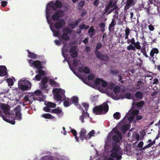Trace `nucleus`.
I'll return each mask as SVG.
<instances>
[{"label":"nucleus","instance_id":"nucleus-42","mask_svg":"<svg viewBox=\"0 0 160 160\" xmlns=\"http://www.w3.org/2000/svg\"><path fill=\"white\" fill-rule=\"evenodd\" d=\"M112 140L117 142H120V138L118 136L114 135L112 137Z\"/></svg>","mask_w":160,"mask_h":160},{"label":"nucleus","instance_id":"nucleus-57","mask_svg":"<svg viewBox=\"0 0 160 160\" xmlns=\"http://www.w3.org/2000/svg\"><path fill=\"white\" fill-rule=\"evenodd\" d=\"M110 8V7L106 5L105 6V8L103 11V15H104L105 14L108 12Z\"/></svg>","mask_w":160,"mask_h":160},{"label":"nucleus","instance_id":"nucleus-46","mask_svg":"<svg viewBox=\"0 0 160 160\" xmlns=\"http://www.w3.org/2000/svg\"><path fill=\"white\" fill-rule=\"evenodd\" d=\"M113 116V117L115 119H119L120 118L121 115L119 112H117L115 113L114 114Z\"/></svg>","mask_w":160,"mask_h":160},{"label":"nucleus","instance_id":"nucleus-36","mask_svg":"<svg viewBox=\"0 0 160 160\" xmlns=\"http://www.w3.org/2000/svg\"><path fill=\"white\" fill-rule=\"evenodd\" d=\"M48 82V78L47 77H45L42 79L41 83L43 85H45Z\"/></svg>","mask_w":160,"mask_h":160},{"label":"nucleus","instance_id":"nucleus-64","mask_svg":"<svg viewBox=\"0 0 160 160\" xmlns=\"http://www.w3.org/2000/svg\"><path fill=\"white\" fill-rule=\"evenodd\" d=\"M143 145V142H140L138 144V147L139 148H141L142 147Z\"/></svg>","mask_w":160,"mask_h":160},{"label":"nucleus","instance_id":"nucleus-1","mask_svg":"<svg viewBox=\"0 0 160 160\" xmlns=\"http://www.w3.org/2000/svg\"><path fill=\"white\" fill-rule=\"evenodd\" d=\"M108 101L104 102L99 106H95L93 109L94 113L97 115L106 114L108 111L109 107L107 102Z\"/></svg>","mask_w":160,"mask_h":160},{"label":"nucleus","instance_id":"nucleus-28","mask_svg":"<svg viewBox=\"0 0 160 160\" xmlns=\"http://www.w3.org/2000/svg\"><path fill=\"white\" fill-rule=\"evenodd\" d=\"M102 46V43H98L96 46L95 48V55L98 54V52H100L98 50L101 48Z\"/></svg>","mask_w":160,"mask_h":160},{"label":"nucleus","instance_id":"nucleus-63","mask_svg":"<svg viewBox=\"0 0 160 160\" xmlns=\"http://www.w3.org/2000/svg\"><path fill=\"white\" fill-rule=\"evenodd\" d=\"M99 0H95L93 2L94 6L97 7L99 4Z\"/></svg>","mask_w":160,"mask_h":160},{"label":"nucleus","instance_id":"nucleus-61","mask_svg":"<svg viewBox=\"0 0 160 160\" xmlns=\"http://www.w3.org/2000/svg\"><path fill=\"white\" fill-rule=\"evenodd\" d=\"M148 28L150 30L153 31L154 30L155 28L152 24H150L148 26Z\"/></svg>","mask_w":160,"mask_h":160},{"label":"nucleus","instance_id":"nucleus-9","mask_svg":"<svg viewBox=\"0 0 160 160\" xmlns=\"http://www.w3.org/2000/svg\"><path fill=\"white\" fill-rule=\"evenodd\" d=\"M51 7L53 8L54 10H55V7L59 8H60L62 6V2L58 0H57L56 1L55 3H54L53 2H51L49 3Z\"/></svg>","mask_w":160,"mask_h":160},{"label":"nucleus","instance_id":"nucleus-45","mask_svg":"<svg viewBox=\"0 0 160 160\" xmlns=\"http://www.w3.org/2000/svg\"><path fill=\"white\" fill-rule=\"evenodd\" d=\"M6 121L12 124H14L15 123V118H11H11L9 117V118Z\"/></svg>","mask_w":160,"mask_h":160},{"label":"nucleus","instance_id":"nucleus-55","mask_svg":"<svg viewBox=\"0 0 160 160\" xmlns=\"http://www.w3.org/2000/svg\"><path fill=\"white\" fill-rule=\"evenodd\" d=\"M115 133L117 134V135L121 139H122V135L119 131L118 130H115Z\"/></svg>","mask_w":160,"mask_h":160},{"label":"nucleus","instance_id":"nucleus-6","mask_svg":"<svg viewBox=\"0 0 160 160\" xmlns=\"http://www.w3.org/2000/svg\"><path fill=\"white\" fill-rule=\"evenodd\" d=\"M63 14L64 12L62 11L58 10L52 16V19L54 21L59 20V18L63 16Z\"/></svg>","mask_w":160,"mask_h":160},{"label":"nucleus","instance_id":"nucleus-26","mask_svg":"<svg viewBox=\"0 0 160 160\" xmlns=\"http://www.w3.org/2000/svg\"><path fill=\"white\" fill-rule=\"evenodd\" d=\"M78 98L76 96H73L70 99V101H72L71 104L74 103L75 105H78Z\"/></svg>","mask_w":160,"mask_h":160},{"label":"nucleus","instance_id":"nucleus-13","mask_svg":"<svg viewBox=\"0 0 160 160\" xmlns=\"http://www.w3.org/2000/svg\"><path fill=\"white\" fill-rule=\"evenodd\" d=\"M86 130L82 128L81 129L80 133V136L79 138L81 140V142H82L84 139L86 140L87 139V135H86Z\"/></svg>","mask_w":160,"mask_h":160},{"label":"nucleus","instance_id":"nucleus-53","mask_svg":"<svg viewBox=\"0 0 160 160\" xmlns=\"http://www.w3.org/2000/svg\"><path fill=\"white\" fill-rule=\"evenodd\" d=\"M42 160H52V159L49 156H45L42 157Z\"/></svg>","mask_w":160,"mask_h":160},{"label":"nucleus","instance_id":"nucleus-4","mask_svg":"<svg viewBox=\"0 0 160 160\" xmlns=\"http://www.w3.org/2000/svg\"><path fill=\"white\" fill-rule=\"evenodd\" d=\"M18 84L19 88L23 91L29 90L31 88V83L28 80L23 81L22 83H19V82Z\"/></svg>","mask_w":160,"mask_h":160},{"label":"nucleus","instance_id":"nucleus-51","mask_svg":"<svg viewBox=\"0 0 160 160\" xmlns=\"http://www.w3.org/2000/svg\"><path fill=\"white\" fill-rule=\"evenodd\" d=\"M82 106L84 108L85 110L87 111L89 107V105L88 103L83 102L82 103Z\"/></svg>","mask_w":160,"mask_h":160},{"label":"nucleus","instance_id":"nucleus-19","mask_svg":"<svg viewBox=\"0 0 160 160\" xmlns=\"http://www.w3.org/2000/svg\"><path fill=\"white\" fill-rule=\"evenodd\" d=\"M7 68L4 66H0V76H4L7 75Z\"/></svg>","mask_w":160,"mask_h":160},{"label":"nucleus","instance_id":"nucleus-23","mask_svg":"<svg viewBox=\"0 0 160 160\" xmlns=\"http://www.w3.org/2000/svg\"><path fill=\"white\" fill-rule=\"evenodd\" d=\"M135 96L137 98L140 100L142 99L143 97L142 92L140 91L136 92L135 94Z\"/></svg>","mask_w":160,"mask_h":160},{"label":"nucleus","instance_id":"nucleus-14","mask_svg":"<svg viewBox=\"0 0 160 160\" xmlns=\"http://www.w3.org/2000/svg\"><path fill=\"white\" fill-rule=\"evenodd\" d=\"M138 43H136V45L130 44L127 46V49L128 50H132L134 51H136V49L138 50H140L141 49V46H138Z\"/></svg>","mask_w":160,"mask_h":160},{"label":"nucleus","instance_id":"nucleus-47","mask_svg":"<svg viewBox=\"0 0 160 160\" xmlns=\"http://www.w3.org/2000/svg\"><path fill=\"white\" fill-rule=\"evenodd\" d=\"M99 26L101 29V31L102 32H104L105 30V24L104 23H101L99 24Z\"/></svg>","mask_w":160,"mask_h":160},{"label":"nucleus","instance_id":"nucleus-33","mask_svg":"<svg viewBox=\"0 0 160 160\" xmlns=\"http://www.w3.org/2000/svg\"><path fill=\"white\" fill-rule=\"evenodd\" d=\"M51 85L53 87H58V83L55 81L53 79H50L49 81Z\"/></svg>","mask_w":160,"mask_h":160},{"label":"nucleus","instance_id":"nucleus-3","mask_svg":"<svg viewBox=\"0 0 160 160\" xmlns=\"http://www.w3.org/2000/svg\"><path fill=\"white\" fill-rule=\"evenodd\" d=\"M111 156L113 158H116L117 160H120L122 158L121 155V148L117 146L114 145L111 151Z\"/></svg>","mask_w":160,"mask_h":160},{"label":"nucleus","instance_id":"nucleus-22","mask_svg":"<svg viewBox=\"0 0 160 160\" xmlns=\"http://www.w3.org/2000/svg\"><path fill=\"white\" fill-rule=\"evenodd\" d=\"M95 31L92 26H91L88 31V33L89 34L90 38H92L95 34Z\"/></svg>","mask_w":160,"mask_h":160},{"label":"nucleus","instance_id":"nucleus-32","mask_svg":"<svg viewBox=\"0 0 160 160\" xmlns=\"http://www.w3.org/2000/svg\"><path fill=\"white\" fill-rule=\"evenodd\" d=\"M71 132L74 136L75 138L76 139L77 141L79 142V141L78 139H79V137H77V131L74 129H71Z\"/></svg>","mask_w":160,"mask_h":160},{"label":"nucleus","instance_id":"nucleus-29","mask_svg":"<svg viewBox=\"0 0 160 160\" xmlns=\"http://www.w3.org/2000/svg\"><path fill=\"white\" fill-rule=\"evenodd\" d=\"M125 39H128V37L130 33V30L128 27H127L125 29Z\"/></svg>","mask_w":160,"mask_h":160},{"label":"nucleus","instance_id":"nucleus-11","mask_svg":"<svg viewBox=\"0 0 160 160\" xmlns=\"http://www.w3.org/2000/svg\"><path fill=\"white\" fill-rule=\"evenodd\" d=\"M65 24V21L62 19H61L55 24L54 27L57 29H60L62 28Z\"/></svg>","mask_w":160,"mask_h":160},{"label":"nucleus","instance_id":"nucleus-25","mask_svg":"<svg viewBox=\"0 0 160 160\" xmlns=\"http://www.w3.org/2000/svg\"><path fill=\"white\" fill-rule=\"evenodd\" d=\"M63 105L65 107H68L71 104L70 102V99L67 98V99H63Z\"/></svg>","mask_w":160,"mask_h":160},{"label":"nucleus","instance_id":"nucleus-58","mask_svg":"<svg viewBox=\"0 0 160 160\" xmlns=\"http://www.w3.org/2000/svg\"><path fill=\"white\" fill-rule=\"evenodd\" d=\"M34 93L36 95L39 96L41 94L42 92L39 90H37L35 91Z\"/></svg>","mask_w":160,"mask_h":160},{"label":"nucleus","instance_id":"nucleus-39","mask_svg":"<svg viewBox=\"0 0 160 160\" xmlns=\"http://www.w3.org/2000/svg\"><path fill=\"white\" fill-rule=\"evenodd\" d=\"M130 42H131V44H133V45H136V43H138V46H141L140 45V43L138 41L136 42H135V39L134 38H132L130 39Z\"/></svg>","mask_w":160,"mask_h":160},{"label":"nucleus","instance_id":"nucleus-10","mask_svg":"<svg viewBox=\"0 0 160 160\" xmlns=\"http://www.w3.org/2000/svg\"><path fill=\"white\" fill-rule=\"evenodd\" d=\"M94 84L96 86H98L101 84L102 86L103 87H106L107 85V83L106 82L104 81L102 79L100 78H97L94 82Z\"/></svg>","mask_w":160,"mask_h":160},{"label":"nucleus","instance_id":"nucleus-41","mask_svg":"<svg viewBox=\"0 0 160 160\" xmlns=\"http://www.w3.org/2000/svg\"><path fill=\"white\" fill-rule=\"evenodd\" d=\"M130 128L129 125L128 124H125L122 127V129L124 132L128 130Z\"/></svg>","mask_w":160,"mask_h":160},{"label":"nucleus","instance_id":"nucleus-12","mask_svg":"<svg viewBox=\"0 0 160 160\" xmlns=\"http://www.w3.org/2000/svg\"><path fill=\"white\" fill-rule=\"evenodd\" d=\"M0 108L3 110L4 113L6 115L9 113L10 108L9 105L4 103H0Z\"/></svg>","mask_w":160,"mask_h":160},{"label":"nucleus","instance_id":"nucleus-16","mask_svg":"<svg viewBox=\"0 0 160 160\" xmlns=\"http://www.w3.org/2000/svg\"><path fill=\"white\" fill-rule=\"evenodd\" d=\"M76 49V47L75 46H73L70 48L69 52L72 58H75L77 56L78 53Z\"/></svg>","mask_w":160,"mask_h":160},{"label":"nucleus","instance_id":"nucleus-62","mask_svg":"<svg viewBox=\"0 0 160 160\" xmlns=\"http://www.w3.org/2000/svg\"><path fill=\"white\" fill-rule=\"evenodd\" d=\"M7 82L8 83V84H10L11 86L13 85V82L11 78H9L7 80Z\"/></svg>","mask_w":160,"mask_h":160},{"label":"nucleus","instance_id":"nucleus-31","mask_svg":"<svg viewBox=\"0 0 160 160\" xmlns=\"http://www.w3.org/2000/svg\"><path fill=\"white\" fill-rule=\"evenodd\" d=\"M125 97L128 99H132L133 98V95L132 93L130 92H127L125 94Z\"/></svg>","mask_w":160,"mask_h":160},{"label":"nucleus","instance_id":"nucleus-18","mask_svg":"<svg viewBox=\"0 0 160 160\" xmlns=\"http://www.w3.org/2000/svg\"><path fill=\"white\" fill-rule=\"evenodd\" d=\"M78 70L81 72H83L87 74H89L90 72L89 68L87 67H80L78 68Z\"/></svg>","mask_w":160,"mask_h":160},{"label":"nucleus","instance_id":"nucleus-43","mask_svg":"<svg viewBox=\"0 0 160 160\" xmlns=\"http://www.w3.org/2000/svg\"><path fill=\"white\" fill-rule=\"evenodd\" d=\"M56 105L55 103L50 102H48L47 104V106L49 108H54L56 107Z\"/></svg>","mask_w":160,"mask_h":160},{"label":"nucleus","instance_id":"nucleus-20","mask_svg":"<svg viewBox=\"0 0 160 160\" xmlns=\"http://www.w3.org/2000/svg\"><path fill=\"white\" fill-rule=\"evenodd\" d=\"M148 142L149 143L148 144L142 148L141 149L142 150H145L146 149L149 148L155 143V140H154L152 142L151 139H149Z\"/></svg>","mask_w":160,"mask_h":160},{"label":"nucleus","instance_id":"nucleus-40","mask_svg":"<svg viewBox=\"0 0 160 160\" xmlns=\"http://www.w3.org/2000/svg\"><path fill=\"white\" fill-rule=\"evenodd\" d=\"M84 4L85 2L84 1H80L78 5V9L79 10H81L83 7Z\"/></svg>","mask_w":160,"mask_h":160},{"label":"nucleus","instance_id":"nucleus-50","mask_svg":"<svg viewBox=\"0 0 160 160\" xmlns=\"http://www.w3.org/2000/svg\"><path fill=\"white\" fill-rule=\"evenodd\" d=\"M120 88L118 87H115L113 90V92L115 94H117L120 91Z\"/></svg>","mask_w":160,"mask_h":160},{"label":"nucleus","instance_id":"nucleus-35","mask_svg":"<svg viewBox=\"0 0 160 160\" xmlns=\"http://www.w3.org/2000/svg\"><path fill=\"white\" fill-rule=\"evenodd\" d=\"M79 29H80L82 30L83 29L86 30L89 28V26L88 25H85V24H83L80 25L79 26Z\"/></svg>","mask_w":160,"mask_h":160},{"label":"nucleus","instance_id":"nucleus-7","mask_svg":"<svg viewBox=\"0 0 160 160\" xmlns=\"http://www.w3.org/2000/svg\"><path fill=\"white\" fill-rule=\"evenodd\" d=\"M116 14L113 16V18H112L111 23L109 25L108 27V29L109 31L111 30V29L116 24V19H118V11H116L115 12Z\"/></svg>","mask_w":160,"mask_h":160},{"label":"nucleus","instance_id":"nucleus-27","mask_svg":"<svg viewBox=\"0 0 160 160\" xmlns=\"http://www.w3.org/2000/svg\"><path fill=\"white\" fill-rule=\"evenodd\" d=\"M41 117L46 119H53L55 118L50 113L43 114L41 115Z\"/></svg>","mask_w":160,"mask_h":160},{"label":"nucleus","instance_id":"nucleus-56","mask_svg":"<svg viewBox=\"0 0 160 160\" xmlns=\"http://www.w3.org/2000/svg\"><path fill=\"white\" fill-rule=\"evenodd\" d=\"M63 31L68 34H70L72 32L71 30L68 28H63Z\"/></svg>","mask_w":160,"mask_h":160},{"label":"nucleus","instance_id":"nucleus-44","mask_svg":"<svg viewBox=\"0 0 160 160\" xmlns=\"http://www.w3.org/2000/svg\"><path fill=\"white\" fill-rule=\"evenodd\" d=\"M144 104V102L143 100L141 101L138 102L136 105L137 107L140 108L142 107Z\"/></svg>","mask_w":160,"mask_h":160},{"label":"nucleus","instance_id":"nucleus-60","mask_svg":"<svg viewBox=\"0 0 160 160\" xmlns=\"http://www.w3.org/2000/svg\"><path fill=\"white\" fill-rule=\"evenodd\" d=\"M39 71L38 72L39 75L41 76H44L45 75V72L44 71L41 69H39Z\"/></svg>","mask_w":160,"mask_h":160},{"label":"nucleus","instance_id":"nucleus-24","mask_svg":"<svg viewBox=\"0 0 160 160\" xmlns=\"http://www.w3.org/2000/svg\"><path fill=\"white\" fill-rule=\"evenodd\" d=\"M159 52L158 49L156 48H153L151 51L150 55L151 57L154 58L153 56L155 54H157Z\"/></svg>","mask_w":160,"mask_h":160},{"label":"nucleus","instance_id":"nucleus-54","mask_svg":"<svg viewBox=\"0 0 160 160\" xmlns=\"http://www.w3.org/2000/svg\"><path fill=\"white\" fill-rule=\"evenodd\" d=\"M111 72L113 75H116L119 72V71L118 70H117L116 69H114L111 70Z\"/></svg>","mask_w":160,"mask_h":160},{"label":"nucleus","instance_id":"nucleus-17","mask_svg":"<svg viewBox=\"0 0 160 160\" xmlns=\"http://www.w3.org/2000/svg\"><path fill=\"white\" fill-rule=\"evenodd\" d=\"M135 2L133 0H127L126 4L124 7V10L128 9L131 6H133Z\"/></svg>","mask_w":160,"mask_h":160},{"label":"nucleus","instance_id":"nucleus-48","mask_svg":"<svg viewBox=\"0 0 160 160\" xmlns=\"http://www.w3.org/2000/svg\"><path fill=\"white\" fill-rule=\"evenodd\" d=\"M80 109H82V116H83L84 117H86L87 116H89V114L87 112H85L84 110L83 109L82 107L81 106H80Z\"/></svg>","mask_w":160,"mask_h":160},{"label":"nucleus","instance_id":"nucleus-21","mask_svg":"<svg viewBox=\"0 0 160 160\" xmlns=\"http://www.w3.org/2000/svg\"><path fill=\"white\" fill-rule=\"evenodd\" d=\"M144 83L141 81H139L137 82L136 85L137 89L138 90L143 89L145 86Z\"/></svg>","mask_w":160,"mask_h":160},{"label":"nucleus","instance_id":"nucleus-34","mask_svg":"<svg viewBox=\"0 0 160 160\" xmlns=\"http://www.w3.org/2000/svg\"><path fill=\"white\" fill-rule=\"evenodd\" d=\"M95 133V131L93 130H92L87 135V139H90L92 136H93Z\"/></svg>","mask_w":160,"mask_h":160},{"label":"nucleus","instance_id":"nucleus-59","mask_svg":"<svg viewBox=\"0 0 160 160\" xmlns=\"http://www.w3.org/2000/svg\"><path fill=\"white\" fill-rule=\"evenodd\" d=\"M8 2L7 1H2L1 2V4L2 6L3 7H5L7 5Z\"/></svg>","mask_w":160,"mask_h":160},{"label":"nucleus","instance_id":"nucleus-8","mask_svg":"<svg viewBox=\"0 0 160 160\" xmlns=\"http://www.w3.org/2000/svg\"><path fill=\"white\" fill-rule=\"evenodd\" d=\"M21 108L19 105L18 106L14 109L15 114V118L16 119L20 120L22 119L21 113Z\"/></svg>","mask_w":160,"mask_h":160},{"label":"nucleus","instance_id":"nucleus-37","mask_svg":"<svg viewBox=\"0 0 160 160\" xmlns=\"http://www.w3.org/2000/svg\"><path fill=\"white\" fill-rule=\"evenodd\" d=\"M28 57L32 59H36L37 57V55L33 52H29Z\"/></svg>","mask_w":160,"mask_h":160},{"label":"nucleus","instance_id":"nucleus-30","mask_svg":"<svg viewBox=\"0 0 160 160\" xmlns=\"http://www.w3.org/2000/svg\"><path fill=\"white\" fill-rule=\"evenodd\" d=\"M61 38L65 41H67L69 40L70 38L67 33L64 32L61 36Z\"/></svg>","mask_w":160,"mask_h":160},{"label":"nucleus","instance_id":"nucleus-2","mask_svg":"<svg viewBox=\"0 0 160 160\" xmlns=\"http://www.w3.org/2000/svg\"><path fill=\"white\" fill-rule=\"evenodd\" d=\"M53 92L54 98L58 101H61L62 99H65L66 98L65 91L62 89L60 88L53 89Z\"/></svg>","mask_w":160,"mask_h":160},{"label":"nucleus","instance_id":"nucleus-5","mask_svg":"<svg viewBox=\"0 0 160 160\" xmlns=\"http://www.w3.org/2000/svg\"><path fill=\"white\" fill-rule=\"evenodd\" d=\"M28 62L31 67H35L38 69H41L42 68V64L40 61L37 60L33 61L32 59H30Z\"/></svg>","mask_w":160,"mask_h":160},{"label":"nucleus","instance_id":"nucleus-49","mask_svg":"<svg viewBox=\"0 0 160 160\" xmlns=\"http://www.w3.org/2000/svg\"><path fill=\"white\" fill-rule=\"evenodd\" d=\"M42 78V76L39 74L36 75L35 78H33L32 80H36L38 81H40Z\"/></svg>","mask_w":160,"mask_h":160},{"label":"nucleus","instance_id":"nucleus-15","mask_svg":"<svg viewBox=\"0 0 160 160\" xmlns=\"http://www.w3.org/2000/svg\"><path fill=\"white\" fill-rule=\"evenodd\" d=\"M95 55L98 58L103 61L107 62L109 59L108 55L106 54L103 55L100 52H98V54H95Z\"/></svg>","mask_w":160,"mask_h":160},{"label":"nucleus","instance_id":"nucleus-38","mask_svg":"<svg viewBox=\"0 0 160 160\" xmlns=\"http://www.w3.org/2000/svg\"><path fill=\"white\" fill-rule=\"evenodd\" d=\"M54 111V113L57 114L62 113V114H61L60 115L61 117L62 116V114H63V113L62 112V110L59 108H55Z\"/></svg>","mask_w":160,"mask_h":160},{"label":"nucleus","instance_id":"nucleus-52","mask_svg":"<svg viewBox=\"0 0 160 160\" xmlns=\"http://www.w3.org/2000/svg\"><path fill=\"white\" fill-rule=\"evenodd\" d=\"M72 64L73 66L74 67H76L78 65L77 60L76 59H74L72 61Z\"/></svg>","mask_w":160,"mask_h":160}]
</instances>
